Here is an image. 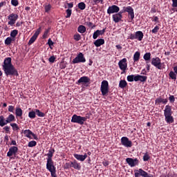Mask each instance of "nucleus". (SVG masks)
Instances as JSON below:
<instances>
[{"mask_svg": "<svg viewBox=\"0 0 177 177\" xmlns=\"http://www.w3.org/2000/svg\"><path fill=\"white\" fill-rule=\"evenodd\" d=\"M165 120L167 124L174 123V116H172V109L171 106L166 105L164 110Z\"/></svg>", "mask_w": 177, "mask_h": 177, "instance_id": "obj_1", "label": "nucleus"}, {"mask_svg": "<svg viewBox=\"0 0 177 177\" xmlns=\"http://www.w3.org/2000/svg\"><path fill=\"white\" fill-rule=\"evenodd\" d=\"M2 68L6 76H9V75H15L16 77L19 76V73L13 65L2 66Z\"/></svg>", "mask_w": 177, "mask_h": 177, "instance_id": "obj_2", "label": "nucleus"}, {"mask_svg": "<svg viewBox=\"0 0 177 177\" xmlns=\"http://www.w3.org/2000/svg\"><path fill=\"white\" fill-rule=\"evenodd\" d=\"M100 91L102 96L106 95L109 92V84L107 80H103L101 82Z\"/></svg>", "mask_w": 177, "mask_h": 177, "instance_id": "obj_3", "label": "nucleus"}, {"mask_svg": "<svg viewBox=\"0 0 177 177\" xmlns=\"http://www.w3.org/2000/svg\"><path fill=\"white\" fill-rule=\"evenodd\" d=\"M86 120L87 118H84L83 116H78V115H73L71 118V122L77 123L80 125H83Z\"/></svg>", "mask_w": 177, "mask_h": 177, "instance_id": "obj_4", "label": "nucleus"}, {"mask_svg": "<svg viewBox=\"0 0 177 177\" xmlns=\"http://www.w3.org/2000/svg\"><path fill=\"white\" fill-rule=\"evenodd\" d=\"M144 33L141 30L136 31L135 34L131 33L129 35V39H137L139 41H142L144 38Z\"/></svg>", "mask_w": 177, "mask_h": 177, "instance_id": "obj_5", "label": "nucleus"}, {"mask_svg": "<svg viewBox=\"0 0 177 177\" xmlns=\"http://www.w3.org/2000/svg\"><path fill=\"white\" fill-rule=\"evenodd\" d=\"M86 62V59L84 57V55L82 53H79L77 55L72 61L73 64L79 63H85Z\"/></svg>", "mask_w": 177, "mask_h": 177, "instance_id": "obj_6", "label": "nucleus"}, {"mask_svg": "<svg viewBox=\"0 0 177 177\" xmlns=\"http://www.w3.org/2000/svg\"><path fill=\"white\" fill-rule=\"evenodd\" d=\"M19 19V15L17 14L11 13L8 16V19L9 21L8 22V25L10 26H13L15 24L17 19Z\"/></svg>", "mask_w": 177, "mask_h": 177, "instance_id": "obj_7", "label": "nucleus"}, {"mask_svg": "<svg viewBox=\"0 0 177 177\" xmlns=\"http://www.w3.org/2000/svg\"><path fill=\"white\" fill-rule=\"evenodd\" d=\"M151 65L158 68V70L162 69V65L161 64V59L159 57H153L151 59Z\"/></svg>", "mask_w": 177, "mask_h": 177, "instance_id": "obj_8", "label": "nucleus"}, {"mask_svg": "<svg viewBox=\"0 0 177 177\" xmlns=\"http://www.w3.org/2000/svg\"><path fill=\"white\" fill-rule=\"evenodd\" d=\"M118 66L123 73H125L128 68L127 59L123 58L118 62Z\"/></svg>", "mask_w": 177, "mask_h": 177, "instance_id": "obj_9", "label": "nucleus"}, {"mask_svg": "<svg viewBox=\"0 0 177 177\" xmlns=\"http://www.w3.org/2000/svg\"><path fill=\"white\" fill-rule=\"evenodd\" d=\"M121 144L122 146L127 147V148H131L133 146L132 141H130V140L128 137H122Z\"/></svg>", "mask_w": 177, "mask_h": 177, "instance_id": "obj_10", "label": "nucleus"}, {"mask_svg": "<svg viewBox=\"0 0 177 177\" xmlns=\"http://www.w3.org/2000/svg\"><path fill=\"white\" fill-rule=\"evenodd\" d=\"M126 162L131 167H135L139 165V160L138 158H127L126 159Z\"/></svg>", "mask_w": 177, "mask_h": 177, "instance_id": "obj_11", "label": "nucleus"}, {"mask_svg": "<svg viewBox=\"0 0 177 177\" xmlns=\"http://www.w3.org/2000/svg\"><path fill=\"white\" fill-rule=\"evenodd\" d=\"M124 11L127 12L131 21H133L135 18L134 9L131 6H124Z\"/></svg>", "mask_w": 177, "mask_h": 177, "instance_id": "obj_12", "label": "nucleus"}, {"mask_svg": "<svg viewBox=\"0 0 177 177\" xmlns=\"http://www.w3.org/2000/svg\"><path fill=\"white\" fill-rule=\"evenodd\" d=\"M55 152V149H50L47 153V158H46V165H53L54 162L53 160V154Z\"/></svg>", "mask_w": 177, "mask_h": 177, "instance_id": "obj_13", "label": "nucleus"}, {"mask_svg": "<svg viewBox=\"0 0 177 177\" xmlns=\"http://www.w3.org/2000/svg\"><path fill=\"white\" fill-rule=\"evenodd\" d=\"M120 10V8L119 6L116 5H112L108 8L107 14L111 15L114 13H118Z\"/></svg>", "mask_w": 177, "mask_h": 177, "instance_id": "obj_14", "label": "nucleus"}, {"mask_svg": "<svg viewBox=\"0 0 177 177\" xmlns=\"http://www.w3.org/2000/svg\"><path fill=\"white\" fill-rule=\"evenodd\" d=\"M46 169L50 173L51 177H57L56 167L54 164L46 165Z\"/></svg>", "mask_w": 177, "mask_h": 177, "instance_id": "obj_15", "label": "nucleus"}, {"mask_svg": "<svg viewBox=\"0 0 177 177\" xmlns=\"http://www.w3.org/2000/svg\"><path fill=\"white\" fill-rule=\"evenodd\" d=\"M19 148L17 147H10L8 151L7 152V157H11L12 156H16L18 153Z\"/></svg>", "mask_w": 177, "mask_h": 177, "instance_id": "obj_16", "label": "nucleus"}, {"mask_svg": "<svg viewBox=\"0 0 177 177\" xmlns=\"http://www.w3.org/2000/svg\"><path fill=\"white\" fill-rule=\"evenodd\" d=\"M106 28H104L102 30H97L96 31H95L93 35V39H97L99 36L104 35L106 32Z\"/></svg>", "mask_w": 177, "mask_h": 177, "instance_id": "obj_17", "label": "nucleus"}, {"mask_svg": "<svg viewBox=\"0 0 177 177\" xmlns=\"http://www.w3.org/2000/svg\"><path fill=\"white\" fill-rule=\"evenodd\" d=\"M74 158L78 161L84 162L88 158L87 153H84V155H80L79 153H74Z\"/></svg>", "mask_w": 177, "mask_h": 177, "instance_id": "obj_18", "label": "nucleus"}, {"mask_svg": "<svg viewBox=\"0 0 177 177\" xmlns=\"http://www.w3.org/2000/svg\"><path fill=\"white\" fill-rule=\"evenodd\" d=\"M71 168L80 171L82 169V166L81 164L79 163L76 160H73L71 161Z\"/></svg>", "mask_w": 177, "mask_h": 177, "instance_id": "obj_19", "label": "nucleus"}, {"mask_svg": "<svg viewBox=\"0 0 177 177\" xmlns=\"http://www.w3.org/2000/svg\"><path fill=\"white\" fill-rule=\"evenodd\" d=\"M113 20L115 24L120 22L123 18L122 15L115 13L112 16Z\"/></svg>", "mask_w": 177, "mask_h": 177, "instance_id": "obj_20", "label": "nucleus"}, {"mask_svg": "<svg viewBox=\"0 0 177 177\" xmlns=\"http://www.w3.org/2000/svg\"><path fill=\"white\" fill-rule=\"evenodd\" d=\"M90 82H91V79L88 76H82L77 80V83L79 84H81V83L88 84V83H90Z\"/></svg>", "mask_w": 177, "mask_h": 177, "instance_id": "obj_21", "label": "nucleus"}, {"mask_svg": "<svg viewBox=\"0 0 177 177\" xmlns=\"http://www.w3.org/2000/svg\"><path fill=\"white\" fill-rule=\"evenodd\" d=\"M136 171L138 172V174L142 177H153V175L149 174L147 172L145 171L142 169H139Z\"/></svg>", "mask_w": 177, "mask_h": 177, "instance_id": "obj_22", "label": "nucleus"}, {"mask_svg": "<svg viewBox=\"0 0 177 177\" xmlns=\"http://www.w3.org/2000/svg\"><path fill=\"white\" fill-rule=\"evenodd\" d=\"M105 44L104 39H97L94 42L93 44L95 47L99 48L101 46L104 45Z\"/></svg>", "mask_w": 177, "mask_h": 177, "instance_id": "obj_23", "label": "nucleus"}, {"mask_svg": "<svg viewBox=\"0 0 177 177\" xmlns=\"http://www.w3.org/2000/svg\"><path fill=\"white\" fill-rule=\"evenodd\" d=\"M148 79L147 76H145V75H136V82H147Z\"/></svg>", "mask_w": 177, "mask_h": 177, "instance_id": "obj_24", "label": "nucleus"}, {"mask_svg": "<svg viewBox=\"0 0 177 177\" xmlns=\"http://www.w3.org/2000/svg\"><path fill=\"white\" fill-rule=\"evenodd\" d=\"M12 58L8 57L4 59L2 67L12 66Z\"/></svg>", "mask_w": 177, "mask_h": 177, "instance_id": "obj_25", "label": "nucleus"}, {"mask_svg": "<svg viewBox=\"0 0 177 177\" xmlns=\"http://www.w3.org/2000/svg\"><path fill=\"white\" fill-rule=\"evenodd\" d=\"M14 121H15V116L12 113L10 115H8V118H6V122L7 124Z\"/></svg>", "mask_w": 177, "mask_h": 177, "instance_id": "obj_26", "label": "nucleus"}, {"mask_svg": "<svg viewBox=\"0 0 177 177\" xmlns=\"http://www.w3.org/2000/svg\"><path fill=\"white\" fill-rule=\"evenodd\" d=\"M77 32L80 34H84L86 32V28L84 25H80L77 27Z\"/></svg>", "mask_w": 177, "mask_h": 177, "instance_id": "obj_27", "label": "nucleus"}, {"mask_svg": "<svg viewBox=\"0 0 177 177\" xmlns=\"http://www.w3.org/2000/svg\"><path fill=\"white\" fill-rule=\"evenodd\" d=\"M15 115H16V117H22V115H23V111L21 109V108L16 107Z\"/></svg>", "mask_w": 177, "mask_h": 177, "instance_id": "obj_28", "label": "nucleus"}, {"mask_svg": "<svg viewBox=\"0 0 177 177\" xmlns=\"http://www.w3.org/2000/svg\"><path fill=\"white\" fill-rule=\"evenodd\" d=\"M137 75H129L127 77L129 82H136Z\"/></svg>", "mask_w": 177, "mask_h": 177, "instance_id": "obj_29", "label": "nucleus"}, {"mask_svg": "<svg viewBox=\"0 0 177 177\" xmlns=\"http://www.w3.org/2000/svg\"><path fill=\"white\" fill-rule=\"evenodd\" d=\"M15 41V39H12V37H8L5 41H4V44L6 46H10L12 41Z\"/></svg>", "mask_w": 177, "mask_h": 177, "instance_id": "obj_30", "label": "nucleus"}, {"mask_svg": "<svg viewBox=\"0 0 177 177\" xmlns=\"http://www.w3.org/2000/svg\"><path fill=\"white\" fill-rule=\"evenodd\" d=\"M6 125H7L6 119H5L4 116L1 115L0 116V127H3Z\"/></svg>", "mask_w": 177, "mask_h": 177, "instance_id": "obj_31", "label": "nucleus"}, {"mask_svg": "<svg viewBox=\"0 0 177 177\" xmlns=\"http://www.w3.org/2000/svg\"><path fill=\"white\" fill-rule=\"evenodd\" d=\"M140 59V52L136 51L133 55L134 62H138Z\"/></svg>", "mask_w": 177, "mask_h": 177, "instance_id": "obj_32", "label": "nucleus"}, {"mask_svg": "<svg viewBox=\"0 0 177 177\" xmlns=\"http://www.w3.org/2000/svg\"><path fill=\"white\" fill-rule=\"evenodd\" d=\"M127 86V82L125 80H121L119 82V87L120 88H124Z\"/></svg>", "mask_w": 177, "mask_h": 177, "instance_id": "obj_33", "label": "nucleus"}, {"mask_svg": "<svg viewBox=\"0 0 177 177\" xmlns=\"http://www.w3.org/2000/svg\"><path fill=\"white\" fill-rule=\"evenodd\" d=\"M168 102L167 99H164L161 97H158L156 100V103H162L164 104H166Z\"/></svg>", "mask_w": 177, "mask_h": 177, "instance_id": "obj_34", "label": "nucleus"}, {"mask_svg": "<svg viewBox=\"0 0 177 177\" xmlns=\"http://www.w3.org/2000/svg\"><path fill=\"white\" fill-rule=\"evenodd\" d=\"M151 53H146L144 56H143V59L146 61L148 62L151 59Z\"/></svg>", "mask_w": 177, "mask_h": 177, "instance_id": "obj_35", "label": "nucleus"}, {"mask_svg": "<svg viewBox=\"0 0 177 177\" xmlns=\"http://www.w3.org/2000/svg\"><path fill=\"white\" fill-rule=\"evenodd\" d=\"M17 35H18L17 30H12L10 33L11 38L13 39H15V37L17 36Z\"/></svg>", "mask_w": 177, "mask_h": 177, "instance_id": "obj_36", "label": "nucleus"}, {"mask_svg": "<svg viewBox=\"0 0 177 177\" xmlns=\"http://www.w3.org/2000/svg\"><path fill=\"white\" fill-rule=\"evenodd\" d=\"M35 111L38 117L44 118L46 116L45 113H44V112H41L39 109H35Z\"/></svg>", "mask_w": 177, "mask_h": 177, "instance_id": "obj_37", "label": "nucleus"}, {"mask_svg": "<svg viewBox=\"0 0 177 177\" xmlns=\"http://www.w3.org/2000/svg\"><path fill=\"white\" fill-rule=\"evenodd\" d=\"M86 8V3L84 2H80L78 3V8L81 10H84Z\"/></svg>", "mask_w": 177, "mask_h": 177, "instance_id": "obj_38", "label": "nucleus"}, {"mask_svg": "<svg viewBox=\"0 0 177 177\" xmlns=\"http://www.w3.org/2000/svg\"><path fill=\"white\" fill-rule=\"evenodd\" d=\"M28 118L30 119H34L36 118V111H31L28 112Z\"/></svg>", "mask_w": 177, "mask_h": 177, "instance_id": "obj_39", "label": "nucleus"}, {"mask_svg": "<svg viewBox=\"0 0 177 177\" xmlns=\"http://www.w3.org/2000/svg\"><path fill=\"white\" fill-rule=\"evenodd\" d=\"M169 77L174 80H176V73L175 72L171 71L169 73Z\"/></svg>", "mask_w": 177, "mask_h": 177, "instance_id": "obj_40", "label": "nucleus"}, {"mask_svg": "<svg viewBox=\"0 0 177 177\" xmlns=\"http://www.w3.org/2000/svg\"><path fill=\"white\" fill-rule=\"evenodd\" d=\"M24 134L26 138H30V136L32 134V131L31 130H24Z\"/></svg>", "mask_w": 177, "mask_h": 177, "instance_id": "obj_41", "label": "nucleus"}, {"mask_svg": "<svg viewBox=\"0 0 177 177\" xmlns=\"http://www.w3.org/2000/svg\"><path fill=\"white\" fill-rule=\"evenodd\" d=\"M73 39L76 41H79L82 39V36L79 33H76L73 35Z\"/></svg>", "mask_w": 177, "mask_h": 177, "instance_id": "obj_42", "label": "nucleus"}, {"mask_svg": "<svg viewBox=\"0 0 177 177\" xmlns=\"http://www.w3.org/2000/svg\"><path fill=\"white\" fill-rule=\"evenodd\" d=\"M10 127L12 128L13 131H19V127L17 123H10Z\"/></svg>", "mask_w": 177, "mask_h": 177, "instance_id": "obj_43", "label": "nucleus"}, {"mask_svg": "<svg viewBox=\"0 0 177 177\" xmlns=\"http://www.w3.org/2000/svg\"><path fill=\"white\" fill-rule=\"evenodd\" d=\"M70 168H72V161H70L68 162H66L64 165V169H69Z\"/></svg>", "mask_w": 177, "mask_h": 177, "instance_id": "obj_44", "label": "nucleus"}, {"mask_svg": "<svg viewBox=\"0 0 177 177\" xmlns=\"http://www.w3.org/2000/svg\"><path fill=\"white\" fill-rule=\"evenodd\" d=\"M51 8H52V6L50 4L44 6L45 12H49Z\"/></svg>", "mask_w": 177, "mask_h": 177, "instance_id": "obj_45", "label": "nucleus"}, {"mask_svg": "<svg viewBox=\"0 0 177 177\" xmlns=\"http://www.w3.org/2000/svg\"><path fill=\"white\" fill-rule=\"evenodd\" d=\"M66 19L70 18L71 17V15H72V10L71 9H67L66 10Z\"/></svg>", "mask_w": 177, "mask_h": 177, "instance_id": "obj_46", "label": "nucleus"}, {"mask_svg": "<svg viewBox=\"0 0 177 177\" xmlns=\"http://www.w3.org/2000/svg\"><path fill=\"white\" fill-rule=\"evenodd\" d=\"M37 146V141H29L28 144V147H33Z\"/></svg>", "mask_w": 177, "mask_h": 177, "instance_id": "obj_47", "label": "nucleus"}, {"mask_svg": "<svg viewBox=\"0 0 177 177\" xmlns=\"http://www.w3.org/2000/svg\"><path fill=\"white\" fill-rule=\"evenodd\" d=\"M37 40V37H34L33 35L30 38L28 41V44H32Z\"/></svg>", "mask_w": 177, "mask_h": 177, "instance_id": "obj_48", "label": "nucleus"}, {"mask_svg": "<svg viewBox=\"0 0 177 177\" xmlns=\"http://www.w3.org/2000/svg\"><path fill=\"white\" fill-rule=\"evenodd\" d=\"M41 27L38 28L37 30L35 31V32L34 33L33 36L37 39L38 36L40 34V32H41Z\"/></svg>", "mask_w": 177, "mask_h": 177, "instance_id": "obj_49", "label": "nucleus"}, {"mask_svg": "<svg viewBox=\"0 0 177 177\" xmlns=\"http://www.w3.org/2000/svg\"><path fill=\"white\" fill-rule=\"evenodd\" d=\"M151 157L149 156L148 153H145L143 156V160L145 162L149 161L150 160Z\"/></svg>", "mask_w": 177, "mask_h": 177, "instance_id": "obj_50", "label": "nucleus"}, {"mask_svg": "<svg viewBox=\"0 0 177 177\" xmlns=\"http://www.w3.org/2000/svg\"><path fill=\"white\" fill-rule=\"evenodd\" d=\"M159 30H160V27L158 26H156L155 28L152 29L151 32L153 34H156L158 32Z\"/></svg>", "mask_w": 177, "mask_h": 177, "instance_id": "obj_51", "label": "nucleus"}, {"mask_svg": "<svg viewBox=\"0 0 177 177\" xmlns=\"http://www.w3.org/2000/svg\"><path fill=\"white\" fill-rule=\"evenodd\" d=\"M86 25L88 27V28H94L95 27V25H93V23L91 21H86Z\"/></svg>", "mask_w": 177, "mask_h": 177, "instance_id": "obj_52", "label": "nucleus"}, {"mask_svg": "<svg viewBox=\"0 0 177 177\" xmlns=\"http://www.w3.org/2000/svg\"><path fill=\"white\" fill-rule=\"evenodd\" d=\"M50 30V28H48L47 30H46L44 31V35H43V38L44 39H46L48 37V35Z\"/></svg>", "mask_w": 177, "mask_h": 177, "instance_id": "obj_53", "label": "nucleus"}, {"mask_svg": "<svg viewBox=\"0 0 177 177\" xmlns=\"http://www.w3.org/2000/svg\"><path fill=\"white\" fill-rule=\"evenodd\" d=\"M11 5L15 6V7L18 6V5H19L18 0H11Z\"/></svg>", "mask_w": 177, "mask_h": 177, "instance_id": "obj_54", "label": "nucleus"}, {"mask_svg": "<svg viewBox=\"0 0 177 177\" xmlns=\"http://www.w3.org/2000/svg\"><path fill=\"white\" fill-rule=\"evenodd\" d=\"M55 59H56V57L53 55V56H50L48 59V62L51 64L54 63L55 62Z\"/></svg>", "mask_w": 177, "mask_h": 177, "instance_id": "obj_55", "label": "nucleus"}, {"mask_svg": "<svg viewBox=\"0 0 177 177\" xmlns=\"http://www.w3.org/2000/svg\"><path fill=\"white\" fill-rule=\"evenodd\" d=\"M169 100L171 103L175 102V96L174 95H170L169 97Z\"/></svg>", "mask_w": 177, "mask_h": 177, "instance_id": "obj_56", "label": "nucleus"}, {"mask_svg": "<svg viewBox=\"0 0 177 177\" xmlns=\"http://www.w3.org/2000/svg\"><path fill=\"white\" fill-rule=\"evenodd\" d=\"M93 2L95 3V5L98 3L103 4L104 0H93Z\"/></svg>", "mask_w": 177, "mask_h": 177, "instance_id": "obj_57", "label": "nucleus"}, {"mask_svg": "<svg viewBox=\"0 0 177 177\" xmlns=\"http://www.w3.org/2000/svg\"><path fill=\"white\" fill-rule=\"evenodd\" d=\"M48 45L49 47H51L54 45V42L53 41V40L50 38H49L48 39Z\"/></svg>", "mask_w": 177, "mask_h": 177, "instance_id": "obj_58", "label": "nucleus"}, {"mask_svg": "<svg viewBox=\"0 0 177 177\" xmlns=\"http://www.w3.org/2000/svg\"><path fill=\"white\" fill-rule=\"evenodd\" d=\"M14 110H15V106H12V105H9V106H8V111L9 112L12 113V112L14 111Z\"/></svg>", "mask_w": 177, "mask_h": 177, "instance_id": "obj_59", "label": "nucleus"}, {"mask_svg": "<svg viewBox=\"0 0 177 177\" xmlns=\"http://www.w3.org/2000/svg\"><path fill=\"white\" fill-rule=\"evenodd\" d=\"M171 1H172L171 6L173 8H177V0H171Z\"/></svg>", "mask_w": 177, "mask_h": 177, "instance_id": "obj_60", "label": "nucleus"}, {"mask_svg": "<svg viewBox=\"0 0 177 177\" xmlns=\"http://www.w3.org/2000/svg\"><path fill=\"white\" fill-rule=\"evenodd\" d=\"M146 63H147V66H146L147 70L148 72H149L150 71V68H151V64H148L149 62H147Z\"/></svg>", "mask_w": 177, "mask_h": 177, "instance_id": "obj_61", "label": "nucleus"}, {"mask_svg": "<svg viewBox=\"0 0 177 177\" xmlns=\"http://www.w3.org/2000/svg\"><path fill=\"white\" fill-rule=\"evenodd\" d=\"M3 129L5 130V131L6 132H9L10 127H9V126H5V127H3Z\"/></svg>", "mask_w": 177, "mask_h": 177, "instance_id": "obj_62", "label": "nucleus"}, {"mask_svg": "<svg viewBox=\"0 0 177 177\" xmlns=\"http://www.w3.org/2000/svg\"><path fill=\"white\" fill-rule=\"evenodd\" d=\"M102 164L104 167H108L109 165V162L105 161V162H102Z\"/></svg>", "mask_w": 177, "mask_h": 177, "instance_id": "obj_63", "label": "nucleus"}, {"mask_svg": "<svg viewBox=\"0 0 177 177\" xmlns=\"http://www.w3.org/2000/svg\"><path fill=\"white\" fill-rule=\"evenodd\" d=\"M174 71L177 75V66L174 67Z\"/></svg>", "mask_w": 177, "mask_h": 177, "instance_id": "obj_64", "label": "nucleus"}]
</instances>
